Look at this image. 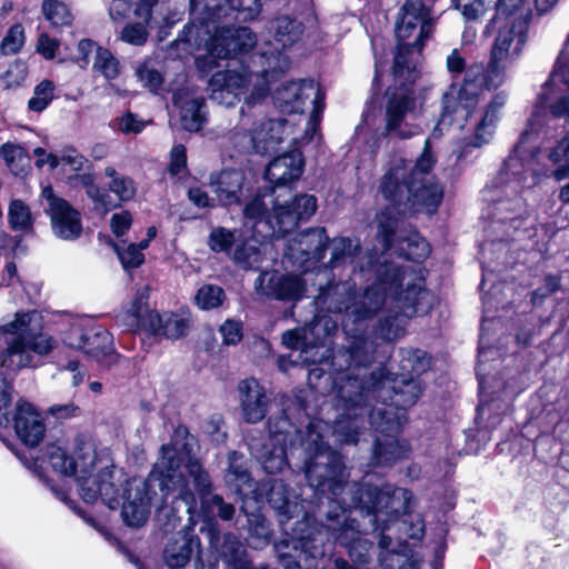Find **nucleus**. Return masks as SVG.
Returning <instances> with one entry per match:
<instances>
[{
	"instance_id": "1",
	"label": "nucleus",
	"mask_w": 569,
	"mask_h": 569,
	"mask_svg": "<svg viewBox=\"0 0 569 569\" xmlns=\"http://www.w3.org/2000/svg\"><path fill=\"white\" fill-rule=\"evenodd\" d=\"M432 6L433 0H406L399 10L396 21L399 43L393 59L395 83L386 89L381 103L382 137L406 140L419 132V126L410 121L417 109L413 84L418 77L410 54L413 50L420 52L433 32Z\"/></svg>"
},
{
	"instance_id": "2",
	"label": "nucleus",
	"mask_w": 569,
	"mask_h": 569,
	"mask_svg": "<svg viewBox=\"0 0 569 569\" xmlns=\"http://www.w3.org/2000/svg\"><path fill=\"white\" fill-rule=\"evenodd\" d=\"M194 445V437L188 428L179 425L171 436V441L161 446L160 459L148 477L128 482L127 501L122 511V519L127 526H143L149 518L151 505L162 507L170 496L173 500L182 501L188 513L191 515L196 510L194 493L190 490L184 475L179 471L182 463L196 459Z\"/></svg>"
},
{
	"instance_id": "3",
	"label": "nucleus",
	"mask_w": 569,
	"mask_h": 569,
	"mask_svg": "<svg viewBox=\"0 0 569 569\" xmlns=\"http://www.w3.org/2000/svg\"><path fill=\"white\" fill-rule=\"evenodd\" d=\"M385 388L382 369L379 368L363 377L358 391L347 388L340 391L337 403L339 415L333 425L337 441L341 445H357L367 425L383 436H392L398 431L400 422L396 410L381 397Z\"/></svg>"
},
{
	"instance_id": "4",
	"label": "nucleus",
	"mask_w": 569,
	"mask_h": 569,
	"mask_svg": "<svg viewBox=\"0 0 569 569\" xmlns=\"http://www.w3.org/2000/svg\"><path fill=\"white\" fill-rule=\"evenodd\" d=\"M427 297L422 278H417L412 269L381 263L376 270V281L362 293H353L348 320L355 323L370 320L395 302L399 308L415 311Z\"/></svg>"
},
{
	"instance_id": "5",
	"label": "nucleus",
	"mask_w": 569,
	"mask_h": 569,
	"mask_svg": "<svg viewBox=\"0 0 569 569\" xmlns=\"http://www.w3.org/2000/svg\"><path fill=\"white\" fill-rule=\"evenodd\" d=\"M317 198L300 193L279 203L273 199V188L258 190L246 204L243 216L254 220L253 229L263 238H282L301 221L309 220L317 211Z\"/></svg>"
},
{
	"instance_id": "6",
	"label": "nucleus",
	"mask_w": 569,
	"mask_h": 569,
	"mask_svg": "<svg viewBox=\"0 0 569 569\" xmlns=\"http://www.w3.org/2000/svg\"><path fill=\"white\" fill-rule=\"evenodd\" d=\"M37 311L17 313L16 319L0 327V363L10 370L37 367L39 356L53 350L56 341L52 337L39 332L40 325Z\"/></svg>"
},
{
	"instance_id": "7",
	"label": "nucleus",
	"mask_w": 569,
	"mask_h": 569,
	"mask_svg": "<svg viewBox=\"0 0 569 569\" xmlns=\"http://www.w3.org/2000/svg\"><path fill=\"white\" fill-rule=\"evenodd\" d=\"M348 492L350 499L345 498V502L351 506H361V516L368 519V527L363 525V531H376L379 522L383 523L382 530L389 529V522L397 525L399 528H407L406 520H399L401 516H406L410 511V502L412 493L405 488H397L392 485L382 487L369 483L352 482Z\"/></svg>"
},
{
	"instance_id": "8",
	"label": "nucleus",
	"mask_w": 569,
	"mask_h": 569,
	"mask_svg": "<svg viewBox=\"0 0 569 569\" xmlns=\"http://www.w3.org/2000/svg\"><path fill=\"white\" fill-rule=\"evenodd\" d=\"M305 451V476L317 495L340 496L348 492L352 483L343 481V461L341 456L323 442L322 436L313 423L307 427L306 438L301 442Z\"/></svg>"
},
{
	"instance_id": "9",
	"label": "nucleus",
	"mask_w": 569,
	"mask_h": 569,
	"mask_svg": "<svg viewBox=\"0 0 569 569\" xmlns=\"http://www.w3.org/2000/svg\"><path fill=\"white\" fill-rule=\"evenodd\" d=\"M541 126L539 116L533 113L498 172L497 181L500 184L513 183V191L520 192L533 188L543 178L549 177V170L538 160L540 148L529 143L531 138L538 134Z\"/></svg>"
},
{
	"instance_id": "10",
	"label": "nucleus",
	"mask_w": 569,
	"mask_h": 569,
	"mask_svg": "<svg viewBox=\"0 0 569 569\" xmlns=\"http://www.w3.org/2000/svg\"><path fill=\"white\" fill-rule=\"evenodd\" d=\"M382 197L402 211L418 212L426 210L432 213L442 201L443 189L432 180H406V168L393 167L389 169L380 182Z\"/></svg>"
},
{
	"instance_id": "11",
	"label": "nucleus",
	"mask_w": 569,
	"mask_h": 569,
	"mask_svg": "<svg viewBox=\"0 0 569 569\" xmlns=\"http://www.w3.org/2000/svg\"><path fill=\"white\" fill-rule=\"evenodd\" d=\"M274 550L283 569H318L326 556V535L307 520L297 521L291 536L277 541Z\"/></svg>"
},
{
	"instance_id": "12",
	"label": "nucleus",
	"mask_w": 569,
	"mask_h": 569,
	"mask_svg": "<svg viewBox=\"0 0 569 569\" xmlns=\"http://www.w3.org/2000/svg\"><path fill=\"white\" fill-rule=\"evenodd\" d=\"M497 24L487 66L475 63L470 67H480L489 86L498 89L505 82L506 63L517 59L528 41L529 23L525 19H502Z\"/></svg>"
},
{
	"instance_id": "13",
	"label": "nucleus",
	"mask_w": 569,
	"mask_h": 569,
	"mask_svg": "<svg viewBox=\"0 0 569 569\" xmlns=\"http://www.w3.org/2000/svg\"><path fill=\"white\" fill-rule=\"evenodd\" d=\"M201 33L211 40V53L219 59H237L247 54L257 43L256 34L248 27L229 28L219 23L202 24L190 22L177 38L176 42L187 43L190 47L199 46Z\"/></svg>"
},
{
	"instance_id": "14",
	"label": "nucleus",
	"mask_w": 569,
	"mask_h": 569,
	"mask_svg": "<svg viewBox=\"0 0 569 569\" xmlns=\"http://www.w3.org/2000/svg\"><path fill=\"white\" fill-rule=\"evenodd\" d=\"M493 91L496 87L489 86L483 78L480 67H468L460 87L451 84L442 94L441 112L437 128L448 129L455 123L460 128L473 112L481 90Z\"/></svg>"
},
{
	"instance_id": "15",
	"label": "nucleus",
	"mask_w": 569,
	"mask_h": 569,
	"mask_svg": "<svg viewBox=\"0 0 569 569\" xmlns=\"http://www.w3.org/2000/svg\"><path fill=\"white\" fill-rule=\"evenodd\" d=\"M382 342L371 332H360L350 335L347 345L333 357V363L339 370L348 371L347 383L343 389L358 391L363 377H368L372 371L367 372L372 363L378 361L382 350Z\"/></svg>"
},
{
	"instance_id": "16",
	"label": "nucleus",
	"mask_w": 569,
	"mask_h": 569,
	"mask_svg": "<svg viewBox=\"0 0 569 569\" xmlns=\"http://www.w3.org/2000/svg\"><path fill=\"white\" fill-rule=\"evenodd\" d=\"M400 207L391 204L380 210L375 218L377 224V239L382 244L385 251L390 250L398 241L407 242V249L401 247L403 256L408 260H420L426 258L430 248L428 242L419 234L415 233L405 239L398 236L400 226L402 224V216L408 211L400 210Z\"/></svg>"
},
{
	"instance_id": "17",
	"label": "nucleus",
	"mask_w": 569,
	"mask_h": 569,
	"mask_svg": "<svg viewBox=\"0 0 569 569\" xmlns=\"http://www.w3.org/2000/svg\"><path fill=\"white\" fill-rule=\"evenodd\" d=\"M193 20L202 23H219L232 18L237 21L253 19L261 11L259 0H189Z\"/></svg>"
},
{
	"instance_id": "18",
	"label": "nucleus",
	"mask_w": 569,
	"mask_h": 569,
	"mask_svg": "<svg viewBox=\"0 0 569 569\" xmlns=\"http://www.w3.org/2000/svg\"><path fill=\"white\" fill-rule=\"evenodd\" d=\"M329 242L325 227L308 228L288 241L283 256L292 266L307 270V262L316 263L325 258Z\"/></svg>"
},
{
	"instance_id": "19",
	"label": "nucleus",
	"mask_w": 569,
	"mask_h": 569,
	"mask_svg": "<svg viewBox=\"0 0 569 569\" xmlns=\"http://www.w3.org/2000/svg\"><path fill=\"white\" fill-rule=\"evenodd\" d=\"M273 99L281 112L302 113L307 100H311L317 110L325 99V93L313 80H300L282 83L276 90Z\"/></svg>"
},
{
	"instance_id": "20",
	"label": "nucleus",
	"mask_w": 569,
	"mask_h": 569,
	"mask_svg": "<svg viewBox=\"0 0 569 569\" xmlns=\"http://www.w3.org/2000/svg\"><path fill=\"white\" fill-rule=\"evenodd\" d=\"M258 293L280 301H298L306 292V282L292 273H280L279 271H266L259 274L256 280Z\"/></svg>"
},
{
	"instance_id": "21",
	"label": "nucleus",
	"mask_w": 569,
	"mask_h": 569,
	"mask_svg": "<svg viewBox=\"0 0 569 569\" xmlns=\"http://www.w3.org/2000/svg\"><path fill=\"white\" fill-rule=\"evenodd\" d=\"M331 257L328 266L331 269L351 266L353 273L365 274L373 268L375 253L362 256V248L359 239L350 237H336L329 242Z\"/></svg>"
},
{
	"instance_id": "22",
	"label": "nucleus",
	"mask_w": 569,
	"mask_h": 569,
	"mask_svg": "<svg viewBox=\"0 0 569 569\" xmlns=\"http://www.w3.org/2000/svg\"><path fill=\"white\" fill-rule=\"evenodd\" d=\"M210 546L230 569H249L251 561L246 547L232 532L221 533L219 523L211 519L207 529Z\"/></svg>"
},
{
	"instance_id": "23",
	"label": "nucleus",
	"mask_w": 569,
	"mask_h": 569,
	"mask_svg": "<svg viewBox=\"0 0 569 569\" xmlns=\"http://www.w3.org/2000/svg\"><path fill=\"white\" fill-rule=\"evenodd\" d=\"M507 97L508 96L505 91H499L492 96L491 100L485 108V112L480 121L476 126L475 134L462 141L458 153L459 159L467 158L472 153L473 149H479L489 143L493 137L499 114L506 106Z\"/></svg>"
},
{
	"instance_id": "24",
	"label": "nucleus",
	"mask_w": 569,
	"mask_h": 569,
	"mask_svg": "<svg viewBox=\"0 0 569 569\" xmlns=\"http://www.w3.org/2000/svg\"><path fill=\"white\" fill-rule=\"evenodd\" d=\"M347 497L350 499V495L346 492L340 496H328L327 497V510L325 511V527L330 531L333 538L338 541L339 545L347 543V535L349 532L355 533L356 531H361V525L356 519H349L347 516L348 509H359L361 512V506H351L346 503L343 500Z\"/></svg>"
},
{
	"instance_id": "25",
	"label": "nucleus",
	"mask_w": 569,
	"mask_h": 569,
	"mask_svg": "<svg viewBox=\"0 0 569 569\" xmlns=\"http://www.w3.org/2000/svg\"><path fill=\"white\" fill-rule=\"evenodd\" d=\"M201 540L190 527L180 530L166 545L163 559L170 569H181L190 560L192 555L201 557Z\"/></svg>"
},
{
	"instance_id": "26",
	"label": "nucleus",
	"mask_w": 569,
	"mask_h": 569,
	"mask_svg": "<svg viewBox=\"0 0 569 569\" xmlns=\"http://www.w3.org/2000/svg\"><path fill=\"white\" fill-rule=\"evenodd\" d=\"M11 423L18 438L28 447H37L44 438V421L36 408L28 402L17 403Z\"/></svg>"
},
{
	"instance_id": "27",
	"label": "nucleus",
	"mask_w": 569,
	"mask_h": 569,
	"mask_svg": "<svg viewBox=\"0 0 569 569\" xmlns=\"http://www.w3.org/2000/svg\"><path fill=\"white\" fill-rule=\"evenodd\" d=\"M240 407L243 419L248 423L261 421L270 405V399L264 388L254 378L241 380L238 385Z\"/></svg>"
},
{
	"instance_id": "28",
	"label": "nucleus",
	"mask_w": 569,
	"mask_h": 569,
	"mask_svg": "<svg viewBox=\"0 0 569 569\" xmlns=\"http://www.w3.org/2000/svg\"><path fill=\"white\" fill-rule=\"evenodd\" d=\"M428 297L426 299H421L415 311L411 308H399L397 302L388 306V308L383 310L387 312V316L379 320L375 326L372 333L378 338V340H381L382 345L399 339L405 335L406 318L418 312H423L427 307L425 303Z\"/></svg>"
},
{
	"instance_id": "29",
	"label": "nucleus",
	"mask_w": 569,
	"mask_h": 569,
	"mask_svg": "<svg viewBox=\"0 0 569 569\" xmlns=\"http://www.w3.org/2000/svg\"><path fill=\"white\" fill-rule=\"evenodd\" d=\"M246 177L241 170L226 169L210 174L209 184L218 203L222 207L239 204L243 194Z\"/></svg>"
},
{
	"instance_id": "30",
	"label": "nucleus",
	"mask_w": 569,
	"mask_h": 569,
	"mask_svg": "<svg viewBox=\"0 0 569 569\" xmlns=\"http://www.w3.org/2000/svg\"><path fill=\"white\" fill-rule=\"evenodd\" d=\"M353 293V283L350 281L329 282L326 287H320L315 303L321 311L345 312L348 318Z\"/></svg>"
},
{
	"instance_id": "31",
	"label": "nucleus",
	"mask_w": 569,
	"mask_h": 569,
	"mask_svg": "<svg viewBox=\"0 0 569 569\" xmlns=\"http://www.w3.org/2000/svg\"><path fill=\"white\" fill-rule=\"evenodd\" d=\"M303 158L299 151L283 153L269 162L264 178L274 187L286 186L300 178L303 171Z\"/></svg>"
},
{
	"instance_id": "32",
	"label": "nucleus",
	"mask_w": 569,
	"mask_h": 569,
	"mask_svg": "<svg viewBox=\"0 0 569 569\" xmlns=\"http://www.w3.org/2000/svg\"><path fill=\"white\" fill-rule=\"evenodd\" d=\"M53 233L63 240H76L82 233L81 216L69 202H59L50 212Z\"/></svg>"
},
{
	"instance_id": "33",
	"label": "nucleus",
	"mask_w": 569,
	"mask_h": 569,
	"mask_svg": "<svg viewBox=\"0 0 569 569\" xmlns=\"http://www.w3.org/2000/svg\"><path fill=\"white\" fill-rule=\"evenodd\" d=\"M133 480H137L133 478ZM132 481V479H130ZM129 480L126 481V488L123 489L122 496H120V486L121 483H117L114 481V470L109 467H104L99 471V490L93 491L88 489L84 493V501L88 503L96 502L99 498L108 506L110 509H116L120 505V499H123L122 507L127 501L126 491L128 488ZM123 509L121 510V512Z\"/></svg>"
},
{
	"instance_id": "34",
	"label": "nucleus",
	"mask_w": 569,
	"mask_h": 569,
	"mask_svg": "<svg viewBox=\"0 0 569 569\" xmlns=\"http://www.w3.org/2000/svg\"><path fill=\"white\" fill-rule=\"evenodd\" d=\"M490 214L495 222L508 224L512 230H518L527 218L526 202L519 192H515L512 198L495 200Z\"/></svg>"
},
{
	"instance_id": "35",
	"label": "nucleus",
	"mask_w": 569,
	"mask_h": 569,
	"mask_svg": "<svg viewBox=\"0 0 569 569\" xmlns=\"http://www.w3.org/2000/svg\"><path fill=\"white\" fill-rule=\"evenodd\" d=\"M286 119H267L252 130L251 142L257 153L267 154L277 151L283 140Z\"/></svg>"
},
{
	"instance_id": "36",
	"label": "nucleus",
	"mask_w": 569,
	"mask_h": 569,
	"mask_svg": "<svg viewBox=\"0 0 569 569\" xmlns=\"http://www.w3.org/2000/svg\"><path fill=\"white\" fill-rule=\"evenodd\" d=\"M495 16L485 27L483 36L489 37L502 19H525L529 23L532 14V0H495Z\"/></svg>"
},
{
	"instance_id": "37",
	"label": "nucleus",
	"mask_w": 569,
	"mask_h": 569,
	"mask_svg": "<svg viewBox=\"0 0 569 569\" xmlns=\"http://www.w3.org/2000/svg\"><path fill=\"white\" fill-rule=\"evenodd\" d=\"M246 67L252 74L268 80L277 73L287 71L290 60L288 56L280 52H256L250 57V62Z\"/></svg>"
},
{
	"instance_id": "38",
	"label": "nucleus",
	"mask_w": 569,
	"mask_h": 569,
	"mask_svg": "<svg viewBox=\"0 0 569 569\" xmlns=\"http://www.w3.org/2000/svg\"><path fill=\"white\" fill-rule=\"evenodd\" d=\"M251 76L253 74L249 72L246 66H243L242 72L234 70L216 72L210 79V87L212 88L210 98L219 102L222 101L224 93L230 94L237 89L246 88L250 82Z\"/></svg>"
},
{
	"instance_id": "39",
	"label": "nucleus",
	"mask_w": 569,
	"mask_h": 569,
	"mask_svg": "<svg viewBox=\"0 0 569 569\" xmlns=\"http://www.w3.org/2000/svg\"><path fill=\"white\" fill-rule=\"evenodd\" d=\"M382 380L386 381V388L382 390L388 391L391 389L392 396L389 397L391 400V405L397 407H401L403 409L412 407L417 400L420 398L422 393V389L413 377L402 378L400 380H393L392 386L388 379H385L382 376Z\"/></svg>"
},
{
	"instance_id": "40",
	"label": "nucleus",
	"mask_w": 569,
	"mask_h": 569,
	"mask_svg": "<svg viewBox=\"0 0 569 569\" xmlns=\"http://www.w3.org/2000/svg\"><path fill=\"white\" fill-rule=\"evenodd\" d=\"M267 500L277 512L279 523L281 526L287 525L292 518L293 510L297 508V505L289 498L288 486L280 479L270 481Z\"/></svg>"
},
{
	"instance_id": "41",
	"label": "nucleus",
	"mask_w": 569,
	"mask_h": 569,
	"mask_svg": "<svg viewBox=\"0 0 569 569\" xmlns=\"http://www.w3.org/2000/svg\"><path fill=\"white\" fill-rule=\"evenodd\" d=\"M229 259L241 269H258L262 261V252L254 238H244L239 234Z\"/></svg>"
},
{
	"instance_id": "42",
	"label": "nucleus",
	"mask_w": 569,
	"mask_h": 569,
	"mask_svg": "<svg viewBox=\"0 0 569 569\" xmlns=\"http://www.w3.org/2000/svg\"><path fill=\"white\" fill-rule=\"evenodd\" d=\"M81 351L97 361L113 357L112 336L101 326H90Z\"/></svg>"
},
{
	"instance_id": "43",
	"label": "nucleus",
	"mask_w": 569,
	"mask_h": 569,
	"mask_svg": "<svg viewBox=\"0 0 569 569\" xmlns=\"http://www.w3.org/2000/svg\"><path fill=\"white\" fill-rule=\"evenodd\" d=\"M184 467L187 471L184 479L189 482V488L194 497H199L201 503L213 492L212 479L198 459H190Z\"/></svg>"
},
{
	"instance_id": "44",
	"label": "nucleus",
	"mask_w": 569,
	"mask_h": 569,
	"mask_svg": "<svg viewBox=\"0 0 569 569\" xmlns=\"http://www.w3.org/2000/svg\"><path fill=\"white\" fill-rule=\"evenodd\" d=\"M149 329L153 335L164 336L168 339H179L187 335L189 322L177 315L150 313Z\"/></svg>"
},
{
	"instance_id": "45",
	"label": "nucleus",
	"mask_w": 569,
	"mask_h": 569,
	"mask_svg": "<svg viewBox=\"0 0 569 569\" xmlns=\"http://www.w3.org/2000/svg\"><path fill=\"white\" fill-rule=\"evenodd\" d=\"M207 122L206 100L202 97L186 100L180 110L181 127L189 132H199Z\"/></svg>"
},
{
	"instance_id": "46",
	"label": "nucleus",
	"mask_w": 569,
	"mask_h": 569,
	"mask_svg": "<svg viewBox=\"0 0 569 569\" xmlns=\"http://www.w3.org/2000/svg\"><path fill=\"white\" fill-rule=\"evenodd\" d=\"M250 450L270 475L282 471L287 465L286 450L282 446L272 445V448H269L267 445L251 443Z\"/></svg>"
},
{
	"instance_id": "47",
	"label": "nucleus",
	"mask_w": 569,
	"mask_h": 569,
	"mask_svg": "<svg viewBox=\"0 0 569 569\" xmlns=\"http://www.w3.org/2000/svg\"><path fill=\"white\" fill-rule=\"evenodd\" d=\"M272 29L276 41L281 43L283 48H287L301 39L305 32V24L295 17L281 16L274 19Z\"/></svg>"
},
{
	"instance_id": "48",
	"label": "nucleus",
	"mask_w": 569,
	"mask_h": 569,
	"mask_svg": "<svg viewBox=\"0 0 569 569\" xmlns=\"http://www.w3.org/2000/svg\"><path fill=\"white\" fill-rule=\"evenodd\" d=\"M547 158L553 167L550 177L557 181L569 177V131L549 150Z\"/></svg>"
},
{
	"instance_id": "49",
	"label": "nucleus",
	"mask_w": 569,
	"mask_h": 569,
	"mask_svg": "<svg viewBox=\"0 0 569 569\" xmlns=\"http://www.w3.org/2000/svg\"><path fill=\"white\" fill-rule=\"evenodd\" d=\"M2 158L9 170L18 176L24 174L30 169L31 157L21 144L6 142L0 147Z\"/></svg>"
},
{
	"instance_id": "50",
	"label": "nucleus",
	"mask_w": 569,
	"mask_h": 569,
	"mask_svg": "<svg viewBox=\"0 0 569 569\" xmlns=\"http://www.w3.org/2000/svg\"><path fill=\"white\" fill-rule=\"evenodd\" d=\"M76 442L74 456L71 459V469H74V473H71V476L77 479L78 476L92 475L97 462V455L93 447L84 442L83 439L78 437Z\"/></svg>"
},
{
	"instance_id": "51",
	"label": "nucleus",
	"mask_w": 569,
	"mask_h": 569,
	"mask_svg": "<svg viewBox=\"0 0 569 569\" xmlns=\"http://www.w3.org/2000/svg\"><path fill=\"white\" fill-rule=\"evenodd\" d=\"M403 455V448L393 436L376 438L373 445L372 462L376 466H386L395 462Z\"/></svg>"
},
{
	"instance_id": "52",
	"label": "nucleus",
	"mask_w": 569,
	"mask_h": 569,
	"mask_svg": "<svg viewBox=\"0 0 569 569\" xmlns=\"http://www.w3.org/2000/svg\"><path fill=\"white\" fill-rule=\"evenodd\" d=\"M359 532H349L347 535V543L342 546L347 548L351 561L359 567H363L371 561L375 553V545L368 539L359 537Z\"/></svg>"
},
{
	"instance_id": "53",
	"label": "nucleus",
	"mask_w": 569,
	"mask_h": 569,
	"mask_svg": "<svg viewBox=\"0 0 569 569\" xmlns=\"http://www.w3.org/2000/svg\"><path fill=\"white\" fill-rule=\"evenodd\" d=\"M398 356L400 358L399 366L403 375L407 373L410 377L413 375L419 376L429 368L430 358L421 349L400 348Z\"/></svg>"
},
{
	"instance_id": "54",
	"label": "nucleus",
	"mask_w": 569,
	"mask_h": 569,
	"mask_svg": "<svg viewBox=\"0 0 569 569\" xmlns=\"http://www.w3.org/2000/svg\"><path fill=\"white\" fill-rule=\"evenodd\" d=\"M224 479L227 485L233 486L238 490L252 481L242 453L231 451L228 455V468L226 470Z\"/></svg>"
},
{
	"instance_id": "55",
	"label": "nucleus",
	"mask_w": 569,
	"mask_h": 569,
	"mask_svg": "<svg viewBox=\"0 0 569 569\" xmlns=\"http://www.w3.org/2000/svg\"><path fill=\"white\" fill-rule=\"evenodd\" d=\"M241 234L238 230H230L224 227H214L209 233L207 246L214 253H224L228 258Z\"/></svg>"
},
{
	"instance_id": "56",
	"label": "nucleus",
	"mask_w": 569,
	"mask_h": 569,
	"mask_svg": "<svg viewBox=\"0 0 569 569\" xmlns=\"http://www.w3.org/2000/svg\"><path fill=\"white\" fill-rule=\"evenodd\" d=\"M8 220L10 228L14 231L30 232L33 229V217L29 206L14 199L9 204Z\"/></svg>"
},
{
	"instance_id": "57",
	"label": "nucleus",
	"mask_w": 569,
	"mask_h": 569,
	"mask_svg": "<svg viewBox=\"0 0 569 569\" xmlns=\"http://www.w3.org/2000/svg\"><path fill=\"white\" fill-rule=\"evenodd\" d=\"M104 174L111 178L109 190L117 194L119 200L128 201L133 198L136 187L131 178L118 173L112 167H107L104 169Z\"/></svg>"
},
{
	"instance_id": "58",
	"label": "nucleus",
	"mask_w": 569,
	"mask_h": 569,
	"mask_svg": "<svg viewBox=\"0 0 569 569\" xmlns=\"http://www.w3.org/2000/svg\"><path fill=\"white\" fill-rule=\"evenodd\" d=\"M148 297L140 292L138 293L131 307L127 311V318L129 319V326L131 328H148L150 325V313H156L154 311H150L147 308Z\"/></svg>"
},
{
	"instance_id": "59",
	"label": "nucleus",
	"mask_w": 569,
	"mask_h": 569,
	"mask_svg": "<svg viewBox=\"0 0 569 569\" xmlns=\"http://www.w3.org/2000/svg\"><path fill=\"white\" fill-rule=\"evenodd\" d=\"M42 12L53 27L70 26L73 20L70 9L59 0H43Z\"/></svg>"
},
{
	"instance_id": "60",
	"label": "nucleus",
	"mask_w": 569,
	"mask_h": 569,
	"mask_svg": "<svg viewBox=\"0 0 569 569\" xmlns=\"http://www.w3.org/2000/svg\"><path fill=\"white\" fill-rule=\"evenodd\" d=\"M54 98V83L44 79L36 86L33 97L28 101V108L33 112L43 111Z\"/></svg>"
},
{
	"instance_id": "61",
	"label": "nucleus",
	"mask_w": 569,
	"mask_h": 569,
	"mask_svg": "<svg viewBox=\"0 0 569 569\" xmlns=\"http://www.w3.org/2000/svg\"><path fill=\"white\" fill-rule=\"evenodd\" d=\"M226 298L224 291L221 287L216 284L202 286L196 297V303L203 310H210L221 306Z\"/></svg>"
},
{
	"instance_id": "62",
	"label": "nucleus",
	"mask_w": 569,
	"mask_h": 569,
	"mask_svg": "<svg viewBox=\"0 0 569 569\" xmlns=\"http://www.w3.org/2000/svg\"><path fill=\"white\" fill-rule=\"evenodd\" d=\"M201 509L206 513H214L218 518L223 521L232 520L236 509L232 503L226 502L223 497L212 492L207 499H204L201 503Z\"/></svg>"
},
{
	"instance_id": "63",
	"label": "nucleus",
	"mask_w": 569,
	"mask_h": 569,
	"mask_svg": "<svg viewBox=\"0 0 569 569\" xmlns=\"http://www.w3.org/2000/svg\"><path fill=\"white\" fill-rule=\"evenodd\" d=\"M110 244L117 252L124 270L130 271L131 269H136L143 263L144 254L140 252V249L136 243H130L124 247V243L119 244L110 241Z\"/></svg>"
},
{
	"instance_id": "64",
	"label": "nucleus",
	"mask_w": 569,
	"mask_h": 569,
	"mask_svg": "<svg viewBox=\"0 0 569 569\" xmlns=\"http://www.w3.org/2000/svg\"><path fill=\"white\" fill-rule=\"evenodd\" d=\"M93 68L109 80L116 79L120 72L118 59L108 49L101 47L97 48Z\"/></svg>"
}]
</instances>
